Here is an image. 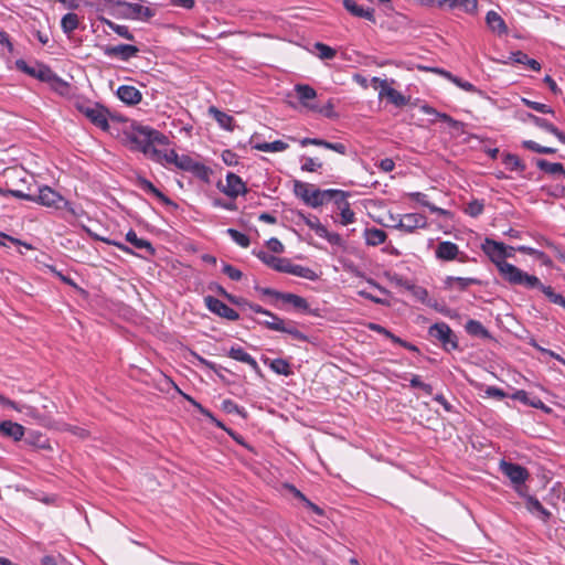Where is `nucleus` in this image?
Instances as JSON below:
<instances>
[{
  "label": "nucleus",
  "instance_id": "obj_27",
  "mask_svg": "<svg viewBox=\"0 0 565 565\" xmlns=\"http://www.w3.org/2000/svg\"><path fill=\"white\" fill-rule=\"evenodd\" d=\"M126 239L135 248L137 249H145L148 255L152 256L154 255V248L152 247L151 243L147 239L139 238L137 234L130 230L126 234Z\"/></svg>",
  "mask_w": 565,
  "mask_h": 565
},
{
  "label": "nucleus",
  "instance_id": "obj_11",
  "mask_svg": "<svg viewBox=\"0 0 565 565\" xmlns=\"http://www.w3.org/2000/svg\"><path fill=\"white\" fill-rule=\"evenodd\" d=\"M427 226V218L419 213H408L401 216L396 227L407 233H412L417 228H425Z\"/></svg>",
  "mask_w": 565,
  "mask_h": 565
},
{
  "label": "nucleus",
  "instance_id": "obj_49",
  "mask_svg": "<svg viewBox=\"0 0 565 565\" xmlns=\"http://www.w3.org/2000/svg\"><path fill=\"white\" fill-rule=\"evenodd\" d=\"M188 401H190L204 416H206L212 423H214L217 427L222 428V429H225V426L223 425V423H221L220 420H217L213 414L205 409L200 403L195 402L192 397L190 396H185Z\"/></svg>",
  "mask_w": 565,
  "mask_h": 565
},
{
  "label": "nucleus",
  "instance_id": "obj_21",
  "mask_svg": "<svg viewBox=\"0 0 565 565\" xmlns=\"http://www.w3.org/2000/svg\"><path fill=\"white\" fill-rule=\"evenodd\" d=\"M0 433L6 437L19 441L24 436V427L18 423L4 420L0 423Z\"/></svg>",
  "mask_w": 565,
  "mask_h": 565
},
{
  "label": "nucleus",
  "instance_id": "obj_16",
  "mask_svg": "<svg viewBox=\"0 0 565 565\" xmlns=\"http://www.w3.org/2000/svg\"><path fill=\"white\" fill-rule=\"evenodd\" d=\"M139 49L135 45L129 44H119L116 46H106L104 49V53L107 56H118L122 61H128L129 58L137 55Z\"/></svg>",
  "mask_w": 565,
  "mask_h": 565
},
{
  "label": "nucleus",
  "instance_id": "obj_41",
  "mask_svg": "<svg viewBox=\"0 0 565 565\" xmlns=\"http://www.w3.org/2000/svg\"><path fill=\"white\" fill-rule=\"evenodd\" d=\"M269 367L279 375L289 376L292 374L290 364L285 359H275L270 362Z\"/></svg>",
  "mask_w": 565,
  "mask_h": 565
},
{
  "label": "nucleus",
  "instance_id": "obj_42",
  "mask_svg": "<svg viewBox=\"0 0 565 565\" xmlns=\"http://www.w3.org/2000/svg\"><path fill=\"white\" fill-rule=\"evenodd\" d=\"M210 113L214 115L215 120L220 124L221 127L231 130L233 118L227 114L216 109L215 107L210 108Z\"/></svg>",
  "mask_w": 565,
  "mask_h": 565
},
{
  "label": "nucleus",
  "instance_id": "obj_9",
  "mask_svg": "<svg viewBox=\"0 0 565 565\" xmlns=\"http://www.w3.org/2000/svg\"><path fill=\"white\" fill-rule=\"evenodd\" d=\"M500 469L501 472L510 479L515 489L521 493L519 487H521L529 478L527 470L520 465L507 461H501Z\"/></svg>",
  "mask_w": 565,
  "mask_h": 565
},
{
  "label": "nucleus",
  "instance_id": "obj_10",
  "mask_svg": "<svg viewBox=\"0 0 565 565\" xmlns=\"http://www.w3.org/2000/svg\"><path fill=\"white\" fill-rule=\"evenodd\" d=\"M204 302L211 312L222 318L231 321H236L239 318V315L234 309L213 296H206Z\"/></svg>",
  "mask_w": 565,
  "mask_h": 565
},
{
  "label": "nucleus",
  "instance_id": "obj_29",
  "mask_svg": "<svg viewBox=\"0 0 565 565\" xmlns=\"http://www.w3.org/2000/svg\"><path fill=\"white\" fill-rule=\"evenodd\" d=\"M264 316L266 318L265 319L256 320L257 323L266 327L269 330L280 332V330L282 329L285 320L279 318L277 315H275V313H273L270 311L265 312Z\"/></svg>",
  "mask_w": 565,
  "mask_h": 565
},
{
  "label": "nucleus",
  "instance_id": "obj_58",
  "mask_svg": "<svg viewBox=\"0 0 565 565\" xmlns=\"http://www.w3.org/2000/svg\"><path fill=\"white\" fill-rule=\"evenodd\" d=\"M267 247L269 250L277 254L282 253L285 249L282 243L276 237H271L267 241Z\"/></svg>",
  "mask_w": 565,
  "mask_h": 565
},
{
  "label": "nucleus",
  "instance_id": "obj_17",
  "mask_svg": "<svg viewBox=\"0 0 565 565\" xmlns=\"http://www.w3.org/2000/svg\"><path fill=\"white\" fill-rule=\"evenodd\" d=\"M444 285L445 288L449 290L457 289L459 291H465L471 285H481V280L472 277L447 276L444 280Z\"/></svg>",
  "mask_w": 565,
  "mask_h": 565
},
{
  "label": "nucleus",
  "instance_id": "obj_22",
  "mask_svg": "<svg viewBox=\"0 0 565 565\" xmlns=\"http://www.w3.org/2000/svg\"><path fill=\"white\" fill-rule=\"evenodd\" d=\"M227 355L238 362L248 364L255 372H259L257 361L241 347H232Z\"/></svg>",
  "mask_w": 565,
  "mask_h": 565
},
{
  "label": "nucleus",
  "instance_id": "obj_5",
  "mask_svg": "<svg viewBox=\"0 0 565 565\" xmlns=\"http://www.w3.org/2000/svg\"><path fill=\"white\" fill-rule=\"evenodd\" d=\"M17 68L32 77H35L42 82L54 83L61 82L58 76L46 65L36 64L34 66L28 65L24 60H18L15 62Z\"/></svg>",
  "mask_w": 565,
  "mask_h": 565
},
{
  "label": "nucleus",
  "instance_id": "obj_2",
  "mask_svg": "<svg viewBox=\"0 0 565 565\" xmlns=\"http://www.w3.org/2000/svg\"><path fill=\"white\" fill-rule=\"evenodd\" d=\"M129 141L134 149L143 152L157 162L175 164L179 154L173 149H159L169 142L167 136L160 131L146 126H139L129 135Z\"/></svg>",
  "mask_w": 565,
  "mask_h": 565
},
{
  "label": "nucleus",
  "instance_id": "obj_37",
  "mask_svg": "<svg viewBox=\"0 0 565 565\" xmlns=\"http://www.w3.org/2000/svg\"><path fill=\"white\" fill-rule=\"evenodd\" d=\"M422 110L427 115H435L439 120L448 124L450 127L458 128L461 124L445 113H438L435 108L425 105Z\"/></svg>",
  "mask_w": 565,
  "mask_h": 565
},
{
  "label": "nucleus",
  "instance_id": "obj_61",
  "mask_svg": "<svg viewBox=\"0 0 565 565\" xmlns=\"http://www.w3.org/2000/svg\"><path fill=\"white\" fill-rule=\"evenodd\" d=\"M516 250L521 252L523 254L531 255V256H536L539 258H542L544 256L543 252H540V250H537V249H535L533 247H530V246L521 245V246L516 247Z\"/></svg>",
  "mask_w": 565,
  "mask_h": 565
},
{
  "label": "nucleus",
  "instance_id": "obj_43",
  "mask_svg": "<svg viewBox=\"0 0 565 565\" xmlns=\"http://www.w3.org/2000/svg\"><path fill=\"white\" fill-rule=\"evenodd\" d=\"M407 289H409L412 295L420 302L427 306H433L431 299L428 297V291L425 288L415 285H407Z\"/></svg>",
  "mask_w": 565,
  "mask_h": 565
},
{
  "label": "nucleus",
  "instance_id": "obj_55",
  "mask_svg": "<svg viewBox=\"0 0 565 565\" xmlns=\"http://www.w3.org/2000/svg\"><path fill=\"white\" fill-rule=\"evenodd\" d=\"M322 167V163L313 158H306L301 166L302 171L315 172Z\"/></svg>",
  "mask_w": 565,
  "mask_h": 565
},
{
  "label": "nucleus",
  "instance_id": "obj_63",
  "mask_svg": "<svg viewBox=\"0 0 565 565\" xmlns=\"http://www.w3.org/2000/svg\"><path fill=\"white\" fill-rule=\"evenodd\" d=\"M486 394L490 397H495L498 399H502L503 397H505V393L502 390L494 386L487 387Z\"/></svg>",
  "mask_w": 565,
  "mask_h": 565
},
{
  "label": "nucleus",
  "instance_id": "obj_13",
  "mask_svg": "<svg viewBox=\"0 0 565 565\" xmlns=\"http://www.w3.org/2000/svg\"><path fill=\"white\" fill-rule=\"evenodd\" d=\"M295 92L300 104L305 108L309 110L318 109V105L312 102L317 97V92L311 86L307 84H297L295 85Z\"/></svg>",
  "mask_w": 565,
  "mask_h": 565
},
{
  "label": "nucleus",
  "instance_id": "obj_1",
  "mask_svg": "<svg viewBox=\"0 0 565 565\" xmlns=\"http://www.w3.org/2000/svg\"><path fill=\"white\" fill-rule=\"evenodd\" d=\"M483 253L497 266L500 275L511 285H520L525 288H532L539 285V278L534 275L521 270L516 266L505 262V258L512 257V253H508V246L501 242L486 238L481 245Z\"/></svg>",
  "mask_w": 565,
  "mask_h": 565
},
{
  "label": "nucleus",
  "instance_id": "obj_57",
  "mask_svg": "<svg viewBox=\"0 0 565 565\" xmlns=\"http://www.w3.org/2000/svg\"><path fill=\"white\" fill-rule=\"evenodd\" d=\"M323 148L333 150L340 154H347V146L342 142H329L324 140Z\"/></svg>",
  "mask_w": 565,
  "mask_h": 565
},
{
  "label": "nucleus",
  "instance_id": "obj_25",
  "mask_svg": "<svg viewBox=\"0 0 565 565\" xmlns=\"http://www.w3.org/2000/svg\"><path fill=\"white\" fill-rule=\"evenodd\" d=\"M347 193L344 192V196H335V203L338 204L339 209L341 210L340 216H341V224L348 225L354 222L355 215L354 212L350 209L349 202L345 200Z\"/></svg>",
  "mask_w": 565,
  "mask_h": 565
},
{
  "label": "nucleus",
  "instance_id": "obj_24",
  "mask_svg": "<svg viewBox=\"0 0 565 565\" xmlns=\"http://www.w3.org/2000/svg\"><path fill=\"white\" fill-rule=\"evenodd\" d=\"M486 22L488 26L499 35L505 34L508 32V26L504 20L495 11H489L487 13Z\"/></svg>",
  "mask_w": 565,
  "mask_h": 565
},
{
  "label": "nucleus",
  "instance_id": "obj_26",
  "mask_svg": "<svg viewBox=\"0 0 565 565\" xmlns=\"http://www.w3.org/2000/svg\"><path fill=\"white\" fill-rule=\"evenodd\" d=\"M287 274L301 277L311 281H315L319 278V275L309 267H305L301 265H296L290 262Z\"/></svg>",
  "mask_w": 565,
  "mask_h": 565
},
{
  "label": "nucleus",
  "instance_id": "obj_35",
  "mask_svg": "<svg viewBox=\"0 0 565 565\" xmlns=\"http://www.w3.org/2000/svg\"><path fill=\"white\" fill-rule=\"evenodd\" d=\"M433 71L436 73L443 74L444 76L449 78L454 84H456L458 87L462 88L466 92H470V93L477 92V88L473 84H471L470 82H467V81H462L461 78L451 75L447 71H443V70H438V68H433Z\"/></svg>",
  "mask_w": 565,
  "mask_h": 565
},
{
  "label": "nucleus",
  "instance_id": "obj_18",
  "mask_svg": "<svg viewBox=\"0 0 565 565\" xmlns=\"http://www.w3.org/2000/svg\"><path fill=\"white\" fill-rule=\"evenodd\" d=\"M118 98L127 105H136L141 102L142 95L139 89L130 85H121L117 89Z\"/></svg>",
  "mask_w": 565,
  "mask_h": 565
},
{
  "label": "nucleus",
  "instance_id": "obj_40",
  "mask_svg": "<svg viewBox=\"0 0 565 565\" xmlns=\"http://www.w3.org/2000/svg\"><path fill=\"white\" fill-rule=\"evenodd\" d=\"M78 17L75 13H66L61 21V26L64 33L71 34L78 26Z\"/></svg>",
  "mask_w": 565,
  "mask_h": 565
},
{
  "label": "nucleus",
  "instance_id": "obj_4",
  "mask_svg": "<svg viewBox=\"0 0 565 565\" xmlns=\"http://www.w3.org/2000/svg\"><path fill=\"white\" fill-rule=\"evenodd\" d=\"M428 333L431 338L438 340L446 351L458 348L457 337L450 327L445 322H437L429 327Z\"/></svg>",
  "mask_w": 565,
  "mask_h": 565
},
{
  "label": "nucleus",
  "instance_id": "obj_15",
  "mask_svg": "<svg viewBox=\"0 0 565 565\" xmlns=\"http://www.w3.org/2000/svg\"><path fill=\"white\" fill-rule=\"evenodd\" d=\"M255 254L268 267H270L279 273H287L289 264H290L289 259L276 257V256L270 255L264 250L257 252Z\"/></svg>",
  "mask_w": 565,
  "mask_h": 565
},
{
  "label": "nucleus",
  "instance_id": "obj_32",
  "mask_svg": "<svg viewBox=\"0 0 565 565\" xmlns=\"http://www.w3.org/2000/svg\"><path fill=\"white\" fill-rule=\"evenodd\" d=\"M537 288L540 289L553 303L559 305L563 308H565V297L556 294L552 287L544 286L541 280L539 279V285L533 286L531 289Z\"/></svg>",
  "mask_w": 565,
  "mask_h": 565
},
{
  "label": "nucleus",
  "instance_id": "obj_39",
  "mask_svg": "<svg viewBox=\"0 0 565 565\" xmlns=\"http://www.w3.org/2000/svg\"><path fill=\"white\" fill-rule=\"evenodd\" d=\"M466 331L475 337L487 338L489 337L488 330L482 326L481 322L470 319L466 323Z\"/></svg>",
  "mask_w": 565,
  "mask_h": 565
},
{
  "label": "nucleus",
  "instance_id": "obj_47",
  "mask_svg": "<svg viewBox=\"0 0 565 565\" xmlns=\"http://www.w3.org/2000/svg\"><path fill=\"white\" fill-rule=\"evenodd\" d=\"M387 99L390 103H392L396 107H403V106L407 105L409 102L408 97L404 96L402 93H399L398 90H396L394 88L391 92H388Z\"/></svg>",
  "mask_w": 565,
  "mask_h": 565
},
{
  "label": "nucleus",
  "instance_id": "obj_12",
  "mask_svg": "<svg viewBox=\"0 0 565 565\" xmlns=\"http://www.w3.org/2000/svg\"><path fill=\"white\" fill-rule=\"evenodd\" d=\"M222 192L227 196L235 199L241 194L247 192L246 184L243 182L241 177L233 172H228L226 175V184L221 188Z\"/></svg>",
  "mask_w": 565,
  "mask_h": 565
},
{
  "label": "nucleus",
  "instance_id": "obj_64",
  "mask_svg": "<svg viewBox=\"0 0 565 565\" xmlns=\"http://www.w3.org/2000/svg\"><path fill=\"white\" fill-rule=\"evenodd\" d=\"M522 146L525 148V149H529L531 151H534V152H537V153H541V149H542V146L536 143L535 141L533 140H524L522 142Z\"/></svg>",
  "mask_w": 565,
  "mask_h": 565
},
{
  "label": "nucleus",
  "instance_id": "obj_45",
  "mask_svg": "<svg viewBox=\"0 0 565 565\" xmlns=\"http://www.w3.org/2000/svg\"><path fill=\"white\" fill-rule=\"evenodd\" d=\"M484 209V203L481 200H472L465 207V213L470 215L471 217L479 216Z\"/></svg>",
  "mask_w": 565,
  "mask_h": 565
},
{
  "label": "nucleus",
  "instance_id": "obj_30",
  "mask_svg": "<svg viewBox=\"0 0 565 565\" xmlns=\"http://www.w3.org/2000/svg\"><path fill=\"white\" fill-rule=\"evenodd\" d=\"M364 237L367 245L377 246L386 241L387 235L383 230L373 227L365 230Z\"/></svg>",
  "mask_w": 565,
  "mask_h": 565
},
{
  "label": "nucleus",
  "instance_id": "obj_3",
  "mask_svg": "<svg viewBox=\"0 0 565 565\" xmlns=\"http://www.w3.org/2000/svg\"><path fill=\"white\" fill-rule=\"evenodd\" d=\"M294 193L311 207L321 206L324 202L335 196H344V191L342 190H319L315 185L299 180L294 181Z\"/></svg>",
  "mask_w": 565,
  "mask_h": 565
},
{
  "label": "nucleus",
  "instance_id": "obj_34",
  "mask_svg": "<svg viewBox=\"0 0 565 565\" xmlns=\"http://www.w3.org/2000/svg\"><path fill=\"white\" fill-rule=\"evenodd\" d=\"M502 162L507 169L511 171L523 172L526 168L522 160L516 154L512 153H504L502 157Z\"/></svg>",
  "mask_w": 565,
  "mask_h": 565
},
{
  "label": "nucleus",
  "instance_id": "obj_53",
  "mask_svg": "<svg viewBox=\"0 0 565 565\" xmlns=\"http://www.w3.org/2000/svg\"><path fill=\"white\" fill-rule=\"evenodd\" d=\"M333 108H334L333 100L329 99L326 105H323L321 107L318 105V109H312V111L322 114L323 116H326L328 118H332L335 116Z\"/></svg>",
  "mask_w": 565,
  "mask_h": 565
},
{
  "label": "nucleus",
  "instance_id": "obj_44",
  "mask_svg": "<svg viewBox=\"0 0 565 565\" xmlns=\"http://www.w3.org/2000/svg\"><path fill=\"white\" fill-rule=\"evenodd\" d=\"M226 233L241 247L247 248L249 246L250 239L246 234H244L235 228H227Z\"/></svg>",
  "mask_w": 565,
  "mask_h": 565
},
{
  "label": "nucleus",
  "instance_id": "obj_33",
  "mask_svg": "<svg viewBox=\"0 0 565 565\" xmlns=\"http://www.w3.org/2000/svg\"><path fill=\"white\" fill-rule=\"evenodd\" d=\"M535 164L540 170H542L548 174L561 173L565 177V169L562 163L548 162L544 159H537Z\"/></svg>",
  "mask_w": 565,
  "mask_h": 565
},
{
  "label": "nucleus",
  "instance_id": "obj_14",
  "mask_svg": "<svg viewBox=\"0 0 565 565\" xmlns=\"http://www.w3.org/2000/svg\"><path fill=\"white\" fill-rule=\"evenodd\" d=\"M0 405L13 408L17 412H24L28 416L40 423H45L47 417L42 415L35 407L30 405H20L0 394Z\"/></svg>",
  "mask_w": 565,
  "mask_h": 565
},
{
  "label": "nucleus",
  "instance_id": "obj_38",
  "mask_svg": "<svg viewBox=\"0 0 565 565\" xmlns=\"http://www.w3.org/2000/svg\"><path fill=\"white\" fill-rule=\"evenodd\" d=\"M255 149L264 152H281L288 149V143L281 140H275L273 142H262L255 146Z\"/></svg>",
  "mask_w": 565,
  "mask_h": 565
},
{
  "label": "nucleus",
  "instance_id": "obj_51",
  "mask_svg": "<svg viewBox=\"0 0 565 565\" xmlns=\"http://www.w3.org/2000/svg\"><path fill=\"white\" fill-rule=\"evenodd\" d=\"M222 271L228 276L232 280H239L243 277V273L234 266L223 263Z\"/></svg>",
  "mask_w": 565,
  "mask_h": 565
},
{
  "label": "nucleus",
  "instance_id": "obj_19",
  "mask_svg": "<svg viewBox=\"0 0 565 565\" xmlns=\"http://www.w3.org/2000/svg\"><path fill=\"white\" fill-rule=\"evenodd\" d=\"M343 7L354 17L375 22L374 10L363 8L355 0H343Z\"/></svg>",
  "mask_w": 565,
  "mask_h": 565
},
{
  "label": "nucleus",
  "instance_id": "obj_6",
  "mask_svg": "<svg viewBox=\"0 0 565 565\" xmlns=\"http://www.w3.org/2000/svg\"><path fill=\"white\" fill-rule=\"evenodd\" d=\"M79 111L102 130L107 131L109 129L108 110L102 105L82 106Z\"/></svg>",
  "mask_w": 565,
  "mask_h": 565
},
{
  "label": "nucleus",
  "instance_id": "obj_8",
  "mask_svg": "<svg viewBox=\"0 0 565 565\" xmlns=\"http://www.w3.org/2000/svg\"><path fill=\"white\" fill-rule=\"evenodd\" d=\"M435 255L438 259L444 262L458 259L460 263H465L468 259V256L459 250L458 245L449 241L438 243Z\"/></svg>",
  "mask_w": 565,
  "mask_h": 565
},
{
  "label": "nucleus",
  "instance_id": "obj_23",
  "mask_svg": "<svg viewBox=\"0 0 565 565\" xmlns=\"http://www.w3.org/2000/svg\"><path fill=\"white\" fill-rule=\"evenodd\" d=\"M118 4L126 9L125 13L128 15L143 19H149L153 17V11L150 8L141 6L139 3L118 2Z\"/></svg>",
  "mask_w": 565,
  "mask_h": 565
},
{
  "label": "nucleus",
  "instance_id": "obj_52",
  "mask_svg": "<svg viewBox=\"0 0 565 565\" xmlns=\"http://www.w3.org/2000/svg\"><path fill=\"white\" fill-rule=\"evenodd\" d=\"M409 384L412 387L414 388H420L423 390L426 394L430 395L433 393V387L430 384H426L424 382L420 381V377L418 375H413L412 379L409 380Z\"/></svg>",
  "mask_w": 565,
  "mask_h": 565
},
{
  "label": "nucleus",
  "instance_id": "obj_36",
  "mask_svg": "<svg viewBox=\"0 0 565 565\" xmlns=\"http://www.w3.org/2000/svg\"><path fill=\"white\" fill-rule=\"evenodd\" d=\"M478 0H450V9H459L468 14L477 12Z\"/></svg>",
  "mask_w": 565,
  "mask_h": 565
},
{
  "label": "nucleus",
  "instance_id": "obj_62",
  "mask_svg": "<svg viewBox=\"0 0 565 565\" xmlns=\"http://www.w3.org/2000/svg\"><path fill=\"white\" fill-rule=\"evenodd\" d=\"M222 407L227 413H238L243 415V412L239 409L238 405L231 399L223 401Z\"/></svg>",
  "mask_w": 565,
  "mask_h": 565
},
{
  "label": "nucleus",
  "instance_id": "obj_46",
  "mask_svg": "<svg viewBox=\"0 0 565 565\" xmlns=\"http://www.w3.org/2000/svg\"><path fill=\"white\" fill-rule=\"evenodd\" d=\"M174 166L185 171H195L199 168V164L185 154L179 156Z\"/></svg>",
  "mask_w": 565,
  "mask_h": 565
},
{
  "label": "nucleus",
  "instance_id": "obj_48",
  "mask_svg": "<svg viewBox=\"0 0 565 565\" xmlns=\"http://www.w3.org/2000/svg\"><path fill=\"white\" fill-rule=\"evenodd\" d=\"M522 103L527 106L529 108L537 111V113H541V114H554V110L545 105V104H542V103H537V102H533V100H530L527 98H522Z\"/></svg>",
  "mask_w": 565,
  "mask_h": 565
},
{
  "label": "nucleus",
  "instance_id": "obj_20",
  "mask_svg": "<svg viewBox=\"0 0 565 565\" xmlns=\"http://www.w3.org/2000/svg\"><path fill=\"white\" fill-rule=\"evenodd\" d=\"M501 63H503V64H509V63L523 64L535 72H539L542 68L541 64L536 60L529 57L527 54H525L522 51L512 52L509 56V60L502 61Z\"/></svg>",
  "mask_w": 565,
  "mask_h": 565
},
{
  "label": "nucleus",
  "instance_id": "obj_54",
  "mask_svg": "<svg viewBox=\"0 0 565 565\" xmlns=\"http://www.w3.org/2000/svg\"><path fill=\"white\" fill-rule=\"evenodd\" d=\"M527 117L530 118V120L537 127L546 130L547 132L551 131L552 127L554 126L553 124L548 122L546 119L544 118H541V117H537L535 115H532V114H529Z\"/></svg>",
  "mask_w": 565,
  "mask_h": 565
},
{
  "label": "nucleus",
  "instance_id": "obj_56",
  "mask_svg": "<svg viewBox=\"0 0 565 565\" xmlns=\"http://www.w3.org/2000/svg\"><path fill=\"white\" fill-rule=\"evenodd\" d=\"M525 505L526 509L534 514L543 507L541 502L533 495L525 497Z\"/></svg>",
  "mask_w": 565,
  "mask_h": 565
},
{
  "label": "nucleus",
  "instance_id": "obj_28",
  "mask_svg": "<svg viewBox=\"0 0 565 565\" xmlns=\"http://www.w3.org/2000/svg\"><path fill=\"white\" fill-rule=\"evenodd\" d=\"M278 299L282 300L286 303H290L297 309L307 311L309 310V303L308 301L298 295L291 294V292H282L278 294Z\"/></svg>",
  "mask_w": 565,
  "mask_h": 565
},
{
  "label": "nucleus",
  "instance_id": "obj_59",
  "mask_svg": "<svg viewBox=\"0 0 565 565\" xmlns=\"http://www.w3.org/2000/svg\"><path fill=\"white\" fill-rule=\"evenodd\" d=\"M89 235H90L94 239H98V241L105 242V243H107V244L115 245V246H117L119 249H121V250H124V252H130V249H129L127 246H125L124 244H121V243H118V242H115V241H110V239H108V238L102 237V236H99V235H97V234H94V233H92V232H89Z\"/></svg>",
  "mask_w": 565,
  "mask_h": 565
},
{
  "label": "nucleus",
  "instance_id": "obj_50",
  "mask_svg": "<svg viewBox=\"0 0 565 565\" xmlns=\"http://www.w3.org/2000/svg\"><path fill=\"white\" fill-rule=\"evenodd\" d=\"M316 49L319 52V57L322 60H331L335 56V50L332 47L323 44V43H316Z\"/></svg>",
  "mask_w": 565,
  "mask_h": 565
},
{
  "label": "nucleus",
  "instance_id": "obj_31",
  "mask_svg": "<svg viewBox=\"0 0 565 565\" xmlns=\"http://www.w3.org/2000/svg\"><path fill=\"white\" fill-rule=\"evenodd\" d=\"M280 332L287 333L294 340H297V341H300V342H307L308 341V337L298 329L297 323L294 322V321H290V320H288V321L285 320L282 329L280 330Z\"/></svg>",
  "mask_w": 565,
  "mask_h": 565
},
{
  "label": "nucleus",
  "instance_id": "obj_60",
  "mask_svg": "<svg viewBox=\"0 0 565 565\" xmlns=\"http://www.w3.org/2000/svg\"><path fill=\"white\" fill-rule=\"evenodd\" d=\"M114 32L126 40L134 41V35L126 25L118 24V26L114 28Z\"/></svg>",
  "mask_w": 565,
  "mask_h": 565
},
{
  "label": "nucleus",
  "instance_id": "obj_7",
  "mask_svg": "<svg viewBox=\"0 0 565 565\" xmlns=\"http://www.w3.org/2000/svg\"><path fill=\"white\" fill-rule=\"evenodd\" d=\"M33 201H36L44 206L54 207L57 210L68 207L70 205V203L60 193L50 186L40 188L39 194L36 198H34Z\"/></svg>",
  "mask_w": 565,
  "mask_h": 565
}]
</instances>
